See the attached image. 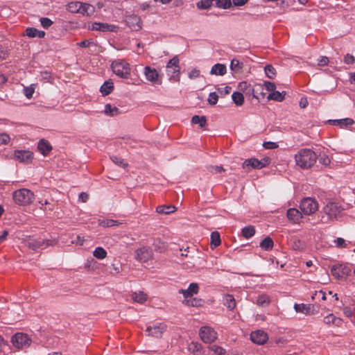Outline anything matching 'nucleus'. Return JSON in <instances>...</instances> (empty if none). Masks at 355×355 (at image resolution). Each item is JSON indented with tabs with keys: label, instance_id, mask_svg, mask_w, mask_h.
<instances>
[{
	"label": "nucleus",
	"instance_id": "nucleus-1",
	"mask_svg": "<svg viewBox=\"0 0 355 355\" xmlns=\"http://www.w3.org/2000/svg\"><path fill=\"white\" fill-rule=\"evenodd\" d=\"M317 155L309 148L300 149L295 155V161L299 167L303 169L311 168L317 161Z\"/></svg>",
	"mask_w": 355,
	"mask_h": 355
},
{
	"label": "nucleus",
	"instance_id": "nucleus-2",
	"mask_svg": "<svg viewBox=\"0 0 355 355\" xmlns=\"http://www.w3.org/2000/svg\"><path fill=\"white\" fill-rule=\"evenodd\" d=\"M12 198L16 204L25 205L33 202L34 194L29 189H21L13 192Z\"/></svg>",
	"mask_w": 355,
	"mask_h": 355
},
{
	"label": "nucleus",
	"instance_id": "nucleus-3",
	"mask_svg": "<svg viewBox=\"0 0 355 355\" xmlns=\"http://www.w3.org/2000/svg\"><path fill=\"white\" fill-rule=\"evenodd\" d=\"M113 72L120 78H128L130 74V67L124 60H116L112 63Z\"/></svg>",
	"mask_w": 355,
	"mask_h": 355
},
{
	"label": "nucleus",
	"instance_id": "nucleus-4",
	"mask_svg": "<svg viewBox=\"0 0 355 355\" xmlns=\"http://www.w3.org/2000/svg\"><path fill=\"white\" fill-rule=\"evenodd\" d=\"M179 62L178 56H174L166 64V73L169 76L170 81L180 80V67Z\"/></svg>",
	"mask_w": 355,
	"mask_h": 355
},
{
	"label": "nucleus",
	"instance_id": "nucleus-5",
	"mask_svg": "<svg viewBox=\"0 0 355 355\" xmlns=\"http://www.w3.org/2000/svg\"><path fill=\"white\" fill-rule=\"evenodd\" d=\"M300 208L304 215H311L318 211V203L315 198H304L300 202Z\"/></svg>",
	"mask_w": 355,
	"mask_h": 355
},
{
	"label": "nucleus",
	"instance_id": "nucleus-6",
	"mask_svg": "<svg viewBox=\"0 0 355 355\" xmlns=\"http://www.w3.org/2000/svg\"><path fill=\"white\" fill-rule=\"evenodd\" d=\"M11 342L15 347L18 349H23L31 345L32 340L28 334L18 332L12 336Z\"/></svg>",
	"mask_w": 355,
	"mask_h": 355
},
{
	"label": "nucleus",
	"instance_id": "nucleus-7",
	"mask_svg": "<svg viewBox=\"0 0 355 355\" xmlns=\"http://www.w3.org/2000/svg\"><path fill=\"white\" fill-rule=\"evenodd\" d=\"M351 271L350 267L346 264L334 265L331 268L332 275L338 279H346Z\"/></svg>",
	"mask_w": 355,
	"mask_h": 355
},
{
	"label": "nucleus",
	"instance_id": "nucleus-8",
	"mask_svg": "<svg viewBox=\"0 0 355 355\" xmlns=\"http://www.w3.org/2000/svg\"><path fill=\"white\" fill-rule=\"evenodd\" d=\"M200 336L203 342L211 343L216 340L217 333L211 327L205 326L200 330Z\"/></svg>",
	"mask_w": 355,
	"mask_h": 355
},
{
	"label": "nucleus",
	"instance_id": "nucleus-9",
	"mask_svg": "<svg viewBox=\"0 0 355 355\" xmlns=\"http://www.w3.org/2000/svg\"><path fill=\"white\" fill-rule=\"evenodd\" d=\"M270 164V159L268 157L263 158L259 160L256 158H250L246 159L243 164L244 168L251 167L252 168L261 169Z\"/></svg>",
	"mask_w": 355,
	"mask_h": 355
},
{
	"label": "nucleus",
	"instance_id": "nucleus-10",
	"mask_svg": "<svg viewBox=\"0 0 355 355\" xmlns=\"http://www.w3.org/2000/svg\"><path fill=\"white\" fill-rule=\"evenodd\" d=\"M14 157L20 162L29 164L33 159V153L29 150H17L15 151Z\"/></svg>",
	"mask_w": 355,
	"mask_h": 355
},
{
	"label": "nucleus",
	"instance_id": "nucleus-11",
	"mask_svg": "<svg viewBox=\"0 0 355 355\" xmlns=\"http://www.w3.org/2000/svg\"><path fill=\"white\" fill-rule=\"evenodd\" d=\"M322 211L327 215L328 218L329 219H334L337 218L340 213V210L339 209V207L334 202H329L326 205V206L324 207Z\"/></svg>",
	"mask_w": 355,
	"mask_h": 355
},
{
	"label": "nucleus",
	"instance_id": "nucleus-12",
	"mask_svg": "<svg viewBox=\"0 0 355 355\" xmlns=\"http://www.w3.org/2000/svg\"><path fill=\"white\" fill-rule=\"evenodd\" d=\"M251 340L257 345H263L268 339V334L262 330L252 331L250 334Z\"/></svg>",
	"mask_w": 355,
	"mask_h": 355
},
{
	"label": "nucleus",
	"instance_id": "nucleus-13",
	"mask_svg": "<svg viewBox=\"0 0 355 355\" xmlns=\"http://www.w3.org/2000/svg\"><path fill=\"white\" fill-rule=\"evenodd\" d=\"M126 24L135 31H138L141 28L142 22L140 17L136 15H131L126 17Z\"/></svg>",
	"mask_w": 355,
	"mask_h": 355
},
{
	"label": "nucleus",
	"instance_id": "nucleus-14",
	"mask_svg": "<svg viewBox=\"0 0 355 355\" xmlns=\"http://www.w3.org/2000/svg\"><path fill=\"white\" fill-rule=\"evenodd\" d=\"M165 330L166 325L164 323H157L153 326H150L146 329L148 336L157 338L160 337Z\"/></svg>",
	"mask_w": 355,
	"mask_h": 355
},
{
	"label": "nucleus",
	"instance_id": "nucleus-15",
	"mask_svg": "<svg viewBox=\"0 0 355 355\" xmlns=\"http://www.w3.org/2000/svg\"><path fill=\"white\" fill-rule=\"evenodd\" d=\"M144 74L148 81L154 84H161V81L159 80V73L155 69L146 67L144 68Z\"/></svg>",
	"mask_w": 355,
	"mask_h": 355
},
{
	"label": "nucleus",
	"instance_id": "nucleus-16",
	"mask_svg": "<svg viewBox=\"0 0 355 355\" xmlns=\"http://www.w3.org/2000/svg\"><path fill=\"white\" fill-rule=\"evenodd\" d=\"M152 257V251L150 248L143 247L136 251V259L141 262H146Z\"/></svg>",
	"mask_w": 355,
	"mask_h": 355
},
{
	"label": "nucleus",
	"instance_id": "nucleus-17",
	"mask_svg": "<svg viewBox=\"0 0 355 355\" xmlns=\"http://www.w3.org/2000/svg\"><path fill=\"white\" fill-rule=\"evenodd\" d=\"M302 212L295 208L287 210L286 216L288 219L293 223H300L302 218Z\"/></svg>",
	"mask_w": 355,
	"mask_h": 355
},
{
	"label": "nucleus",
	"instance_id": "nucleus-18",
	"mask_svg": "<svg viewBox=\"0 0 355 355\" xmlns=\"http://www.w3.org/2000/svg\"><path fill=\"white\" fill-rule=\"evenodd\" d=\"M294 309L296 312L306 315H313L315 313L314 306L311 304H295Z\"/></svg>",
	"mask_w": 355,
	"mask_h": 355
},
{
	"label": "nucleus",
	"instance_id": "nucleus-19",
	"mask_svg": "<svg viewBox=\"0 0 355 355\" xmlns=\"http://www.w3.org/2000/svg\"><path fill=\"white\" fill-rule=\"evenodd\" d=\"M199 291V286L197 283H191L187 289H180L179 293L182 294L184 298L191 297Z\"/></svg>",
	"mask_w": 355,
	"mask_h": 355
},
{
	"label": "nucleus",
	"instance_id": "nucleus-20",
	"mask_svg": "<svg viewBox=\"0 0 355 355\" xmlns=\"http://www.w3.org/2000/svg\"><path fill=\"white\" fill-rule=\"evenodd\" d=\"M116 26L112 24H109L106 23H100V22H94L92 25V29L94 31H114L116 30Z\"/></svg>",
	"mask_w": 355,
	"mask_h": 355
},
{
	"label": "nucleus",
	"instance_id": "nucleus-21",
	"mask_svg": "<svg viewBox=\"0 0 355 355\" xmlns=\"http://www.w3.org/2000/svg\"><path fill=\"white\" fill-rule=\"evenodd\" d=\"M37 148L43 155L46 156L52 150V146L48 141L42 139L38 142Z\"/></svg>",
	"mask_w": 355,
	"mask_h": 355
},
{
	"label": "nucleus",
	"instance_id": "nucleus-22",
	"mask_svg": "<svg viewBox=\"0 0 355 355\" xmlns=\"http://www.w3.org/2000/svg\"><path fill=\"white\" fill-rule=\"evenodd\" d=\"M329 123L332 125L340 126V128H346L352 125L354 121L352 119L345 118L342 119L329 120Z\"/></svg>",
	"mask_w": 355,
	"mask_h": 355
},
{
	"label": "nucleus",
	"instance_id": "nucleus-23",
	"mask_svg": "<svg viewBox=\"0 0 355 355\" xmlns=\"http://www.w3.org/2000/svg\"><path fill=\"white\" fill-rule=\"evenodd\" d=\"M227 72V68L226 66L223 64H214L210 71V73L211 75H216V76H223Z\"/></svg>",
	"mask_w": 355,
	"mask_h": 355
},
{
	"label": "nucleus",
	"instance_id": "nucleus-24",
	"mask_svg": "<svg viewBox=\"0 0 355 355\" xmlns=\"http://www.w3.org/2000/svg\"><path fill=\"white\" fill-rule=\"evenodd\" d=\"M95 12V8L91 4L87 3H82L81 6L79 11L80 14L83 15L90 16L93 15Z\"/></svg>",
	"mask_w": 355,
	"mask_h": 355
},
{
	"label": "nucleus",
	"instance_id": "nucleus-25",
	"mask_svg": "<svg viewBox=\"0 0 355 355\" xmlns=\"http://www.w3.org/2000/svg\"><path fill=\"white\" fill-rule=\"evenodd\" d=\"M25 244L27 247L33 250H37V249H42V240L28 239L25 241Z\"/></svg>",
	"mask_w": 355,
	"mask_h": 355
},
{
	"label": "nucleus",
	"instance_id": "nucleus-26",
	"mask_svg": "<svg viewBox=\"0 0 355 355\" xmlns=\"http://www.w3.org/2000/svg\"><path fill=\"white\" fill-rule=\"evenodd\" d=\"M323 322L327 325L336 324L339 326L341 323V319L336 318L333 313H330L324 318Z\"/></svg>",
	"mask_w": 355,
	"mask_h": 355
},
{
	"label": "nucleus",
	"instance_id": "nucleus-27",
	"mask_svg": "<svg viewBox=\"0 0 355 355\" xmlns=\"http://www.w3.org/2000/svg\"><path fill=\"white\" fill-rule=\"evenodd\" d=\"M175 210V207L173 205H159L156 208L157 212L160 214H169Z\"/></svg>",
	"mask_w": 355,
	"mask_h": 355
},
{
	"label": "nucleus",
	"instance_id": "nucleus-28",
	"mask_svg": "<svg viewBox=\"0 0 355 355\" xmlns=\"http://www.w3.org/2000/svg\"><path fill=\"white\" fill-rule=\"evenodd\" d=\"M114 89L113 83L111 80L105 81L101 87L100 91L103 96L110 94Z\"/></svg>",
	"mask_w": 355,
	"mask_h": 355
},
{
	"label": "nucleus",
	"instance_id": "nucleus-29",
	"mask_svg": "<svg viewBox=\"0 0 355 355\" xmlns=\"http://www.w3.org/2000/svg\"><path fill=\"white\" fill-rule=\"evenodd\" d=\"M224 305L230 310H233L236 307V301L233 295H226L224 297Z\"/></svg>",
	"mask_w": 355,
	"mask_h": 355
},
{
	"label": "nucleus",
	"instance_id": "nucleus-30",
	"mask_svg": "<svg viewBox=\"0 0 355 355\" xmlns=\"http://www.w3.org/2000/svg\"><path fill=\"white\" fill-rule=\"evenodd\" d=\"M104 112L106 115L114 116L118 115L120 113V111L118 107L112 106L110 104H106L105 106Z\"/></svg>",
	"mask_w": 355,
	"mask_h": 355
},
{
	"label": "nucleus",
	"instance_id": "nucleus-31",
	"mask_svg": "<svg viewBox=\"0 0 355 355\" xmlns=\"http://www.w3.org/2000/svg\"><path fill=\"white\" fill-rule=\"evenodd\" d=\"M183 304L189 306L198 307L202 305L203 301L201 299L196 297L192 299L186 298L183 301Z\"/></svg>",
	"mask_w": 355,
	"mask_h": 355
},
{
	"label": "nucleus",
	"instance_id": "nucleus-32",
	"mask_svg": "<svg viewBox=\"0 0 355 355\" xmlns=\"http://www.w3.org/2000/svg\"><path fill=\"white\" fill-rule=\"evenodd\" d=\"M274 245V243L272 239L267 236L266 237L261 243H260V247L265 250H270L272 249Z\"/></svg>",
	"mask_w": 355,
	"mask_h": 355
},
{
	"label": "nucleus",
	"instance_id": "nucleus-33",
	"mask_svg": "<svg viewBox=\"0 0 355 355\" xmlns=\"http://www.w3.org/2000/svg\"><path fill=\"white\" fill-rule=\"evenodd\" d=\"M132 298L135 302L140 304H143L147 300L146 295L142 291L134 293L132 295Z\"/></svg>",
	"mask_w": 355,
	"mask_h": 355
},
{
	"label": "nucleus",
	"instance_id": "nucleus-34",
	"mask_svg": "<svg viewBox=\"0 0 355 355\" xmlns=\"http://www.w3.org/2000/svg\"><path fill=\"white\" fill-rule=\"evenodd\" d=\"M270 303V297L266 294L261 295L257 300V304L260 306L266 307Z\"/></svg>",
	"mask_w": 355,
	"mask_h": 355
},
{
	"label": "nucleus",
	"instance_id": "nucleus-35",
	"mask_svg": "<svg viewBox=\"0 0 355 355\" xmlns=\"http://www.w3.org/2000/svg\"><path fill=\"white\" fill-rule=\"evenodd\" d=\"M232 98L234 103L238 105L241 106L243 104L244 102V97L242 93L239 92H233L232 95Z\"/></svg>",
	"mask_w": 355,
	"mask_h": 355
},
{
	"label": "nucleus",
	"instance_id": "nucleus-36",
	"mask_svg": "<svg viewBox=\"0 0 355 355\" xmlns=\"http://www.w3.org/2000/svg\"><path fill=\"white\" fill-rule=\"evenodd\" d=\"M255 234V228L252 225L245 227L242 229V235L245 239H250Z\"/></svg>",
	"mask_w": 355,
	"mask_h": 355
},
{
	"label": "nucleus",
	"instance_id": "nucleus-37",
	"mask_svg": "<svg viewBox=\"0 0 355 355\" xmlns=\"http://www.w3.org/2000/svg\"><path fill=\"white\" fill-rule=\"evenodd\" d=\"M220 237L218 232H213L211 234V247L212 248H216L220 244Z\"/></svg>",
	"mask_w": 355,
	"mask_h": 355
},
{
	"label": "nucleus",
	"instance_id": "nucleus-38",
	"mask_svg": "<svg viewBox=\"0 0 355 355\" xmlns=\"http://www.w3.org/2000/svg\"><path fill=\"white\" fill-rule=\"evenodd\" d=\"M81 2L73 1L67 4V10L72 13H79Z\"/></svg>",
	"mask_w": 355,
	"mask_h": 355
},
{
	"label": "nucleus",
	"instance_id": "nucleus-39",
	"mask_svg": "<svg viewBox=\"0 0 355 355\" xmlns=\"http://www.w3.org/2000/svg\"><path fill=\"white\" fill-rule=\"evenodd\" d=\"M191 122L193 124H199L200 127L203 128L207 123V119L205 116L194 115L191 119Z\"/></svg>",
	"mask_w": 355,
	"mask_h": 355
},
{
	"label": "nucleus",
	"instance_id": "nucleus-40",
	"mask_svg": "<svg viewBox=\"0 0 355 355\" xmlns=\"http://www.w3.org/2000/svg\"><path fill=\"white\" fill-rule=\"evenodd\" d=\"M243 64L240 62L239 60L234 58L230 63V69L235 73L241 71L243 69Z\"/></svg>",
	"mask_w": 355,
	"mask_h": 355
},
{
	"label": "nucleus",
	"instance_id": "nucleus-41",
	"mask_svg": "<svg viewBox=\"0 0 355 355\" xmlns=\"http://www.w3.org/2000/svg\"><path fill=\"white\" fill-rule=\"evenodd\" d=\"M284 94L277 91H274L271 92L268 96V98L269 100H274L277 101H282L284 100Z\"/></svg>",
	"mask_w": 355,
	"mask_h": 355
},
{
	"label": "nucleus",
	"instance_id": "nucleus-42",
	"mask_svg": "<svg viewBox=\"0 0 355 355\" xmlns=\"http://www.w3.org/2000/svg\"><path fill=\"white\" fill-rule=\"evenodd\" d=\"M93 254L97 259H103L107 256V252L104 248L98 247L94 250Z\"/></svg>",
	"mask_w": 355,
	"mask_h": 355
},
{
	"label": "nucleus",
	"instance_id": "nucleus-43",
	"mask_svg": "<svg viewBox=\"0 0 355 355\" xmlns=\"http://www.w3.org/2000/svg\"><path fill=\"white\" fill-rule=\"evenodd\" d=\"M214 0H201L197 3V7L199 9H209L212 6Z\"/></svg>",
	"mask_w": 355,
	"mask_h": 355
},
{
	"label": "nucleus",
	"instance_id": "nucleus-44",
	"mask_svg": "<svg viewBox=\"0 0 355 355\" xmlns=\"http://www.w3.org/2000/svg\"><path fill=\"white\" fill-rule=\"evenodd\" d=\"M120 223L117 220H112V219H107L101 220L99 222V225L103 227H113L116 225H119Z\"/></svg>",
	"mask_w": 355,
	"mask_h": 355
},
{
	"label": "nucleus",
	"instance_id": "nucleus-45",
	"mask_svg": "<svg viewBox=\"0 0 355 355\" xmlns=\"http://www.w3.org/2000/svg\"><path fill=\"white\" fill-rule=\"evenodd\" d=\"M266 75L268 78L273 79L276 75V71L272 65H266L264 68Z\"/></svg>",
	"mask_w": 355,
	"mask_h": 355
},
{
	"label": "nucleus",
	"instance_id": "nucleus-46",
	"mask_svg": "<svg viewBox=\"0 0 355 355\" xmlns=\"http://www.w3.org/2000/svg\"><path fill=\"white\" fill-rule=\"evenodd\" d=\"M216 1V6L218 8L227 9L230 8L232 5L231 0H214Z\"/></svg>",
	"mask_w": 355,
	"mask_h": 355
},
{
	"label": "nucleus",
	"instance_id": "nucleus-47",
	"mask_svg": "<svg viewBox=\"0 0 355 355\" xmlns=\"http://www.w3.org/2000/svg\"><path fill=\"white\" fill-rule=\"evenodd\" d=\"M110 158L114 164L119 166L125 168L128 166V164L125 162V161L121 157H118L116 156H112Z\"/></svg>",
	"mask_w": 355,
	"mask_h": 355
},
{
	"label": "nucleus",
	"instance_id": "nucleus-48",
	"mask_svg": "<svg viewBox=\"0 0 355 355\" xmlns=\"http://www.w3.org/2000/svg\"><path fill=\"white\" fill-rule=\"evenodd\" d=\"M211 351L217 355H224L225 350L220 346L214 345L209 347Z\"/></svg>",
	"mask_w": 355,
	"mask_h": 355
},
{
	"label": "nucleus",
	"instance_id": "nucleus-49",
	"mask_svg": "<svg viewBox=\"0 0 355 355\" xmlns=\"http://www.w3.org/2000/svg\"><path fill=\"white\" fill-rule=\"evenodd\" d=\"M7 347V342L0 336V355H7V351L6 350Z\"/></svg>",
	"mask_w": 355,
	"mask_h": 355
},
{
	"label": "nucleus",
	"instance_id": "nucleus-50",
	"mask_svg": "<svg viewBox=\"0 0 355 355\" xmlns=\"http://www.w3.org/2000/svg\"><path fill=\"white\" fill-rule=\"evenodd\" d=\"M218 100V96L216 92H211L209 95L208 98V103L211 105H214L217 103Z\"/></svg>",
	"mask_w": 355,
	"mask_h": 355
},
{
	"label": "nucleus",
	"instance_id": "nucleus-51",
	"mask_svg": "<svg viewBox=\"0 0 355 355\" xmlns=\"http://www.w3.org/2000/svg\"><path fill=\"white\" fill-rule=\"evenodd\" d=\"M40 21L44 28H48L53 24V21L47 17H42Z\"/></svg>",
	"mask_w": 355,
	"mask_h": 355
},
{
	"label": "nucleus",
	"instance_id": "nucleus-52",
	"mask_svg": "<svg viewBox=\"0 0 355 355\" xmlns=\"http://www.w3.org/2000/svg\"><path fill=\"white\" fill-rule=\"evenodd\" d=\"M10 141V136L6 133L0 134V144L6 145L8 144Z\"/></svg>",
	"mask_w": 355,
	"mask_h": 355
},
{
	"label": "nucleus",
	"instance_id": "nucleus-53",
	"mask_svg": "<svg viewBox=\"0 0 355 355\" xmlns=\"http://www.w3.org/2000/svg\"><path fill=\"white\" fill-rule=\"evenodd\" d=\"M35 92V89L33 87H26L24 88V94L28 98H32Z\"/></svg>",
	"mask_w": 355,
	"mask_h": 355
},
{
	"label": "nucleus",
	"instance_id": "nucleus-54",
	"mask_svg": "<svg viewBox=\"0 0 355 355\" xmlns=\"http://www.w3.org/2000/svg\"><path fill=\"white\" fill-rule=\"evenodd\" d=\"M38 30L35 28H28L26 30V34L29 37H36Z\"/></svg>",
	"mask_w": 355,
	"mask_h": 355
},
{
	"label": "nucleus",
	"instance_id": "nucleus-55",
	"mask_svg": "<svg viewBox=\"0 0 355 355\" xmlns=\"http://www.w3.org/2000/svg\"><path fill=\"white\" fill-rule=\"evenodd\" d=\"M319 162L322 164V165H324V166H328L331 163V160H330V158L326 155H322L320 156V157L319 158Z\"/></svg>",
	"mask_w": 355,
	"mask_h": 355
},
{
	"label": "nucleus",
	"instance_id": "nucleus-56",
	"mask_svg": "<svg viewBox=\"0 0 355 355\" xmlns=\"http://www.w3.org/2000/svg\"><path fill=\"white\" fill-rule=\"evenodd\" d=\"M56 241L55 239H46L42 240V249H44L49 246L53 245L55 244Z\"/></svg>",
	"mask_w": 355,
	"mask_h": 355
},
{
	"label": "nucleus",
	"instance_id": "nucleus-57",
	"mask_svg": "<svg viewBox=\"0 0 355 355\" xmlns=\"http://www.w3.org/2000/svg\"><path fill=\"white\" fill-rule=\"evenodd\" d=\"M263 85H264L266 89L269 91V92H272L276 89V86H275V83H273L272 82L265 81L264 83H263Z\"/></svg>",
	"mask_w": 355,
	"mask_h": 355
},
{
	"label": "nucleus",
	"instance_id": "nucleus-58",
	"mask_svg": "<svg viewBox=\"0 0 355 355\" xmlns=\"http://www.w3.org/2000/svg\"><path fill=\"white\" fill-rule=\"evenodd\" d=\"M263 146L266 149H275L278 148V144L272 141H266L263 143Z\"/></svg>",
	"mask_w": 355,
	"mask_h": 355
},
{
	"label": "nucleus",
	"instance_id": "nucleus-59",
	"mask_svg": "<svg viewBox=\"0 0 355 355\" xmlns=\"http://www.w3.org/2000/svg\"><path fill=\"white\" fill-rule=\"evenodd\" d=\"M94 44L92 40H85L80 42L77 43V45L82 48L89 47L91 44Z\"/></svg>",
	"mask_w": 355,
	"mask_h": 355
},
{
	"label": "nucleus",
	"instance_id": "nucleus-60",
	"mask_svg": "<svg viewBox=\"0 0 355 355\" xmlns=\"http://www.w3.org/2000/svg\"><path fill=\"white\" fill-rule=\"evenodd\" d=\"M209 171L214 173H220L224 171L223 168L221 166H211L209 167Z\"/></svg>",
	"mask_w": 355,
	"mask_h": 355
},
{
	"label": "nucleus",
	"instance_id": "nucleus-61",
	"mask_svg": "<svg viewBox=\"0 0 355 355\" xmlns=\"http://www.w3.org/2000/svg\"><path fill=\"white\" fill-rule=\"evenodd\" d=\"M200 76V71L196 69H192L189 73V78L190 79L196 78Z\"/></svg>",
	"mask_w": 355,
	"mask_h": 355
},
{
	"label": "nucleus",
	"instance_id": "nucleus-62",
	"mask_svg": "<svg viewBox=\"0 0 355 355\" xmlns=\"http://www.w3.org/2000/svg\"><path fill=\"white\" fill-rule=\"evenodd\" d=\"M355 61L354 57L352 55L347 54L344 58V62L345 63L347 64H350L354 63Z\"/></svg>",
	"mask_w": 355,
	"mask_h": 355
},
{
	"label": "nucleus",
	"instance_id": "nucleus-63",
	"mask_svg": "<svg viewBox=\"0 0 355 355\" xmlns=\"http://www.w3.org/2000/svg\"><path fill=\"white\" fill-rule=\"evenodd\" d=\"M329 62V58L327 57L323 56L318 61L319 66H325Z\"/></svg>",
	"mask_w": 355,
	"mask_h": 355
},
{
	"label": "nucleus",
	"instance_id": "nucleus-64",
	"mask_svg": "<svg viewBox=\"0 0 355 355\" xmlns=\"http://www.w3.org/2000/svg\"><path fill=\"white\" fill-rule=\"evenodd\" d=\"M89 199V195L87 193L82 192L79 194V200L83 202H86Z\"/></svg>",
	"mask_w": 355,
	"mask_h": 355
}]
</instances>
